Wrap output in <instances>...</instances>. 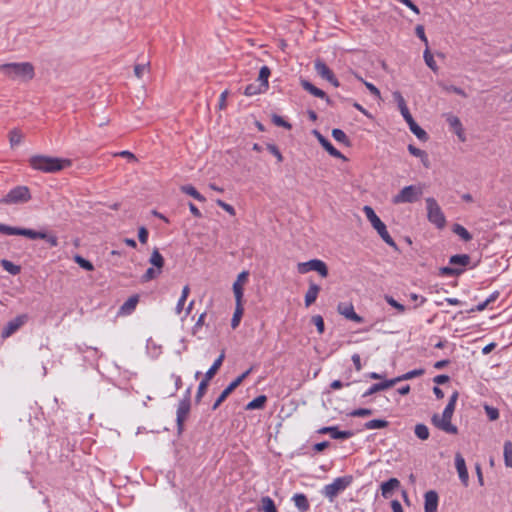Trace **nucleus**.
Listing matches in <instances>:
<instances>
[{
  "instance_id": "obj_20",
  "label": "nucleus",
  "mask_w": 512,
  "mask_h": 512,
  "mask_svg": "<svg viewBox=\"0 0 512 512\" xmlns=\"http://www.w3.org/2000/svg\"><path fill=\"white\" fill-rule=\"evenodd\" d=\"M319 292H320V286L313 282H310L308 290L306 291L305 298H304L306 307L311 306L316 301Z\"/></svg>"
},
{
  "instance_id": "obj_44",
  "label": "nucleus",
  "mask_w": 512,
  "mask_h": 512,
  "mask_svg": "<svg viewBox=\"0 0 512 512\" xmlns=\"http://www.w3.org/2000/svg\"><path fill=\"white\" fill-rule=\"evenodd\" d=\"M23 140V134L18 129H13L9 133V142L11 147L19 145Z\"/></svg>"
},
{
  "instance_id": "obj_3",
  "label": "nucleus",
  "mask_w": 512,
  "mask_h": 512,
  "mask_svg": "<svg viewBox=\"0 0 512 512\" xmlns=\"http://www.w3.org/2000/svg\"><path fill=\"white\" fill-rule=\"evenodd\" d=\"M0 233L6 235L25 236L29 239H43L47 241L51 247L58 246V238L54 234H48L42 231H35L27 228L11 227L5 224H0Z\"/></svg>"
},
{
  "instance_id": "obj_57",
  "label": "nucleus",
  "mask_w": 512,
  "mask_h": 512,
  "mask_svg": "<svg viewBox=\"0 0 512 512\" xmlns=\"http://www.w3.org/2000/svg\"><path fill=\"white\" fill-rule=\"evenodd\" d=\"M385 300L390 306L397 309L400 313L405 311V306L397 302L392 296L385 295Z\"/></svg>"
},
{
  "instance_id": "obj_39",
  "label": "nucleus",
  "mask_w": 512,
  "mask_h": 512,
  "mask_svg": "<svg viewBox=\"0 0 512 512\" xmlns=\"http://www.w3.org/2000/svg\"><path fill=\"white\" fill-rule=\"evenodd\" d=\"M0 264H1V266L3 267V269L5 271H7L8 273H10L12 275H17L21 271V267L19 265H16V264H14L11 261L6 260V259L1 260Z\"/></svg>"
},
{
  "instance_id": "obj_34",
  "label": "nucleus",
  "mask_w": 512,
  "mask_h": 512,
  "mask_svg": "<svg viewBox=\"0 0 512 512\" xmlns=\"http://www.w3.org/2000/svg\"><path fill=\"white\" fill-rule=\"evenodd\" d=\"M451 265L467 266L470 263V256L467 254H457L450 257Z\"/></svg>"
},
{
  "instance_id": "obj_62",
  "label": "nucleus",
  "mask_w": 512,
  "mask_h": 512,
  "mask_svg": "<svg viewBox=\"0 0 512 512\" xmlns=\"http://www.w3.org/2000/svg\"><path fill=\"white\" fill-rule=\"evenodd\" d=\"M416 35L424 42L425 46L428 47V39L425 35L424 27L417 25L415 28Z\"/></svg>"
},
{
  "instance_id": "obj_13",
  "label": "nucleus",
  "mask_w": 512,
  "mask_h": 512,
  "mask_svg": "<svg viewBox=\"0 0 512 512\" xmlns=\"http://www.w3.org/2000/svg\"><path fill=\"white\" fill-rule=\"evenodd\" d=\"M337 311L340 315L344 316L345 318L351 321L357 323L363 322V318L354 311V306L352 305V303H339L337 306Z\"/></svg>"
},
{
  "instance_id": "obj_35",
  "label": "nucleus",
  "mask_w": 512,
  "mask_h": 512,
  "mask_svg": "<svg viewBox=\"0 0 512 512\" xmlns=\"http://www.w3.org/2000/svg\"><path fill=\"white\" fill-rule=\"evenodd\" d=\"M414 433L416 437L422 441H425L429 438V429L425 424L419 423L415 425Z\"/></svg>"
},
{
  "instance_id": "obj_4",
  "label": "nucleus",
  "mask_w": 512,
  "mask_h": 512,
  "mask_svg": "<svg viewBox=\"0 0 512 512\" xmlns=\"http://www.w3.org/2000/svg\"><path fill=\"white\" fill-rule=\"evenodd\" d=\"M423 194V185H409L400 190L398 194L393 196L394 204L413 203L416 202Z\"/></svg>"
},
{
  "instance_id": "obj_49",
  "label": "nucleus",
  "mask_w": 512,
  "mask_h": 512,
  "mask_svg": "<svg viewBox=\"0 0 512 512\" xmlns=\"http://www.w3.org/2000/svg\"><path fill=\"white\" fill-rule=\"evenodd\" d=\"M262 508L264 512H277L276 506L274 504V501L268 497L265 496L261 499Z\"/></svg>"
},
{
  "instance_id": "obj_8",
  "label": "nucleus",
  "mask_w": 512,
  "mask_h": 512,
  "mask_svg": "<svg viewBox=\"0 0 512 512\" xmlns=\"http://www.w3.org/2000/svg\"><path fill=\"white\" fill-rule=\"evenodd\" d=\"M297 270L300 274H305L309 271H316L322 277L328 276L327 265L319 259H312L307 262L298 263Z\"/></svg>"
},
{
  "instance_id": "obj_31",
  "label": "nucleus",
  "mask_w": 512,
  "mask_h": 512,
  "mask_svg": "<svg viewBox=\"0 0 512 512\" xmlns=\"http://www.w3.org/2000/svg\"><path fill=\"white\" fill-rule=\"evenodd\" d=\"M181 191L191 197H193L194 199L200 201V202H205L206 199L203 195H201L196 189L194 186L192 185H184V186H181Z\"/></svg>"
},
{
  "instance_id": "obj_5",
  "label": "nucleus",
  "mask_w": 512,
  "mask_h": 512,
  "mask_svg": "<svg viewBox=\"0 0 512 512\" xmlns=\"http://www.w3.org/2000/svg\"><path fill=\"white\" fill-rule=\"evenodd\" d=\"M352 481L353 477L350 475L338 477L334 479L331 484H328L323 488V494L330 502H333L335 497L343 492L352 483Z\"/></svg>"
},
{
  "instance_id": "obj_61",
  "label": "nucleus",
  "mask_w": 512,
  "mask_h": 512,
  "mask_svg": "<svg viewBox=\"0 0 512 512\" xmlns=\"http://www.w3.org/2000/svg\"><path fill=\"white\" fill-rule=\"evenodd\" d=\"M267 149L269 150V152L271 154H273L276 157L278 162H282L283 161V156H282L280 150L278 149V147L276 145L268 144L267 145Z\"/></svg>"
},
{
  "instance_id": "obj_52",
  "label": "nucleus",
  "mask_w": 512,
  "mask_h": 512,
  "mask_svg": "<svg viewBox=\"0 0 512 512\" xmlns=\"http://www.w3.org/2000/svg\"><path fill=\"white\" fill-rule=\"evenodd\" d=\"M331 156L339 159L346 160L345 156L337 150L329 141L323 147Z\"/></svg>"
},
{
  "instance_id": "obj_27",
  "label": "nucleus",
  "mask_w": 512,
  "mask_h": 512,
  "mask_svg": "<svg viewBox=\"0 0 512 512\" xmlns=\"http://www.w3.org/2000/svg\"><path fill=\"white\" fill-rule=\"evenodd\" d=\"M149 263L151 264V266H154L162 271L165 264V260L157 248H155L152 251L151 256L149 258Z\"/></svg>"
},
{
  "instance_id": "obj_26",
  "label": "nucleus",
  "mask_w": 512,
  "mask_h": 512,
  "mask_svg": "<svg viewBox=\"0 0 512 512\" xmlns=\"http://www.w3.org/2000/svg\"><path fill=\"white\" fill-rule=\"evenodd\" d=\"M375 230L378 232L380 237L383 239V241L388 244L389 246L393 247L394 249H397V245L395 241L392 239V237L389 235L386 225L382 223L380 226L375 228Z\"/></svg>"
},
{
  "instance_id": "obj_48",
  "label": "nucleus",
  "mask_w": 512,
  "mask_h": 512,
  "mask_svg": "<svg viewBox=\"0 0 512 512\" xmlns=\"http://www.w3.org/2000/svg\"><path fill=\"white\" fill-rule=\"evenodd\" d=\"M411 132L421 141H427L428 135L427 133L417 124H413L409 127Z\"/></svg>"
},
{
  "instance_id": "obj_36",
  "label": "nucleus",
  "mask_w": 512,
  "mask_h": 512,
  "mask_svg": "<svg viewBox=\"0 0 512 512\" xmlns=\"http://www.w3.org/2000/svg\"><path fill=\"white\" fill-rule=\"evenodd\" d=\"M266 401L267 397L265 395H260L246 405V410L261 409L264 407Z\"/></svg>"
},
{
  "instance_id": "obj_60",
  "label": "nucleus",
  "mask_w": 512,
  "mask_h": 512,
  "mask_svg": "<svg viewBox=\"0 0 512 512\" xmlns=\"http://www.w3.org/2000/svg\"><path fill=\"white\" fill-rule=\"evenodd\" d=\"M216 204L219 207H221L222 209H224L230 215L234 216L236 214L235 209L233 208V206H231L230 204L222 201L221 199H217L216 200Z\"/></svg>"
},
{
  "instance_id": "obj_12",
  "label": "nucleus",
  "mask_w": 512,
  "mask_h": 512,
  "mask_svg": "<svg viewBox=\"0 0 512 512\" xmlns=\"http://www.w3.org/2000/svg\"><path fill=\"white\" fill-rule=\"evenodd\" d=\"M190 390L188 389L187 394H189ZM190 411V399L189 395H187L183 400L180 401L177 409V426L178 430L182 431L184 421L186 420Z\"/></svg>"
},
{
  "instance_id": "obj_54",
  "label": "nucleus",
  "mask_w": 512,
  "mask_h": 512,
  "mask_svg": "<svg viewBox=\"0 0 512 512\" xmlns=\"http://www.w3.org/2000/svg\"><path fill=\"white\" fill-rule=\"evenodd\" d=\"M484 409H485L486 415L489 418V420L495 421L499 418V411L497 408H494L489 405H485Z\"/></svg>"
},
{
  "instance_id": "obj_40",
  "label": "nucleus",
  "mask_w": 512,
  "mask_h": 512,
  "mask_svg": "<svg viewBox=\"0 0 512 512\" xmlns=\"http://www.w3.org/2000/svg\"><path fill=\"white\" fill-rule=\"evenodd\" d=\"M423 57H424V61L426 63V65L434 72H437L438 71V66L434 60V57L432 55V53L430 52V49L429 47H426V49L424 50V53H423Z\"/></svg>"
},
{
  "instance_id": "obj_2",
  "label": "nucleus",
  "mask_w": 512,
  "mask_h": 512,
  "mask_svg": "<svg viewBox=\"0 0 512 512\" xmlns=\"http://www.w3.org/2000/svg\"><path fill=\"white\" fill-rule=\"evenodd\" d=\"M0 72L13 81L28 82L35 76L34 66L29 62L0 65Z\"/></svg>"
},
{
  "instance_id": "obj_28",
  "label": "nucleus",
  "mask_w": 512,
  "mask_h": 512,
  "mask_svg": "<svg viewBox=\"0 0 512 512\" xmlns=\"http://www.w3.org/2000/svg\"><path fill=\"white\" fill-rule=\"evenodd\" d=\"M458 392L455 391L449 398V402L448 404L446 405L442 415L445 416V418H452L453 416V413H454V410H455V406H456V402H457V399H458Z\"/></svg>"
},
{
  "instance_id": "obj_24",
  "label": "nucleus",
  "mask_w": 512,
  "mask_h": 512,
  "mask_svg": "<svg viewBox=\"0 0 512 512\" xmlns=\"http://www.w3.org/2000/svg\"><path fill=\"white\" fill-rule=\"evenodd\" d=\"M363 212L367 219L370 221L373 228H377L380 226L383 222L380 220V218L376 215L375 211L372 207L366 205L363 207Z\"/></svg>"
},
{
  "instance_id": "obj_1",
  "label": "nucleus",
  "mask_w": 512,
  "mask_h": 512,
  "mask_svg": "<svg viewBox=\"0 0 512 512\" xmlns=\"http://www.w3.org/2000/svg\"><path fill=\"white\" fill-rule=\"evenodd\" d=\"M30 166L44 173H55L71 165V160L50 157L45 155H34L29 159Z\"/></svg>"
},
{
  "instance_id": "obj_46",
  "label": "nucleus",
  "mask_w": 512,
  "mask_h": 512,
  "mask_svg": "<svg viewBox=\"0 0 512 512\" xmlns=\"http://www.w3.org/2000/svg\"><path fill=\"white\" fill-rule=\"evenodd\" d=\"M388 426V421L381 419H373L365 423V428L372 429H382Z\"/></svg>"
},
{
  "instance_id": "obj_55",
  "label": "nucleus",
  "mask_w": 512,
  "mask_h": 512,
  "mask_svg": "<svg viewBox=\"0 0 512 512\" xmlns=\"http://www.w3.org/2000/svg\"><path fill=\"white\" fill-rule=\"evenodd\" d=\"M272 122L276 126L283 127L285 129H291L292 128V125L289 122H287L284 118L279 116V115H273Z\"/></svg>"
},
{
  "instance_id": "obj_37",
  "label": "nucleus",
  "mask_w": 512,
  "mask_h": 512,
  "mask_svg": "<svg viewBox=\"0 0 512 512\" xmlns=\"http://www.w3.org/2000/svg\"><path fill=\"white\" fill-rule=\"evenodd\" d=\"M266 90H267V88L262 87L260 83H258V84L252 83V84H249V85L246 86L244 94L246 96H254V95H258L260 93H263Z\"/></svg>"
},
{
  "instance_id": "obj_19",
  "label": "nucleus",
  "mask_w": 512,
  "mask_h": 512,
  "mask_svg": "<svg viewBox=\"0 0 512 512\" xmlns=\"http://www.w3.org/2000/svg\"><path fill=\"white\" fill-rule=\"evenodd\" d=\"M139 302V295L135 294L129 297L120 307L119 314L120 315H130L136 308Z\"/></svg>"
},
{
  "instance_id": "obj_9",
  "label": "nucleus",
  "mask_w": 512,
  "mask_h": 512,
  "mask_svg": "<svg viewBox=\"0 0 512 512\" xmlns=\"http://www.w3.org/2000/svg\"><path fill=\"white\" fill-rule=\"evenodd\" d=\"M29 320L28 314H20L7 322L5 327L2 330L1 336L3 339L9 338L13 335L18 329H20L24 324H26Z\"/></svg>"
},
{
  "instance_id": "obj_63",
  "label": "nucleus",
  "mask_w": 512,
  "mask_h": 512,
  "mask_svg": "<svg viewBox=\"0 0 512 512\" xmlns=\"http://www.w3.org/2000/svg\"><path fill=\"white\" fill-rule=\"evenodd\" d=\"M444 89L447 92H452V93L458 94L462 97H467V94L465 93V91L457 86H454V85L445 86Z\"/></svg>"
},
{
  "instance_id": "obj_14",
  "label": "nucleus",
  "mask_w": 512,
  "mask_h": 512,
  "mask_svg": "<svg viewBox=\"0 0 512 512\" xmlns=\"http://www.w3.org/2000/svg\"><path fill=\"white\" fill-rule=\"evenodd\" d=\"M248 275L249 273L247 271H242L237 276L236 281L233 283V293L235 300L243 301L244 285L248 280Z\"/></svg>"
},
{
  "instance_id": "obj_22",
  "label": "nucleus",
  "mask_w": 512,
  "mask_h": 512,
  "mask_svg": "<svg viewBox=\"0 0 512 512\" xmlns=\"http://www.w3.org/2000/svg\"><path fill=\"white\" fill-rule=\"evenodd\" d=\"M400 486V481L397 478H390L388 481L382 483L381 494L384 498H389L393 491Z\"/></svg>"
},
{
  "instance_id": "obj_17",
  "label": "nucleus",
  "mask_w": 512,
  "mask_h": 512,
  "mask_svg": "<svg viewBox=\"0 0 512 512\" xmlns=\"http://www.w3.org/2000/svg\"><path fill=\"white\" fill-rule=\"evenodd\" d=\"M301 86L303 87L304 90H306L307 92H309L313 96L321 98V99H325L328 104L331 103L330 99L326 95V93L323 90H321V89L317 88L316 86H314L309 81L304 80V79L301 80Z\"/></svg>"
},
{
  "instance_id": "obj_33",
  "label": "nucleus",
  "mask_w": 512,
  "mask_h": 512,
  "mask_svg": "<svg viewBox=\"0 0 512 512\" xmlns=\"http://www.w3.org/2000/svg\"><path fill=\"white\" fill-rule=\"evenodd\" d=\"M408 150L413 156L421 158V161L425 167L429 166L428 156L425 151H423L411 144L408 146Z\"/></svg>"
},
{
  "instance_id": "obj_25",
  "label": "nucleus",
  "mask_w": 512,
  "mask_h": 512,
  "mask_svg": "<svg viewBox=\"0 0 512 512\" xmlns=\"http://www.w3.org/2000/svg\"><path fill=\"white\" fill-rule=\"evenodd\" d=\"M224 358H225V354H224V352H222L219 355V357L214 361L213 365L209 368V370L205 373L204 378H206L207 380L210 381L215 376V374L217 373L219 368L221 367Z\"/></svg>"
},
{
  "instance_id": "obj_51",
  "label": "nucleus",
  "mask_w": 512,
  "mask_h": 512,
  "mask_svg": "<svg viewBox=\"0 0 512 512\" xmlns=\"http://www.w3.org/2000/svg\"><path fill=\"white\" fill-rule=\"evenodd\" d=\"M208 385H209V380H207L206 378H203L198 386L197 394L195 397L196 402H199L202 399V397L206 393Z\"/></svg>"
},
{
  "instance_id": "obj_53",
  "label": "nucleus",
  "mask_w": 512,
  "mask_h": 512,
  "mask_svg": "<svg viewBox=\"0 0 512 512\" xmlns=\"http://www.w3.org/2000/svg\"><path fill=\"white\" fill-rule=\"evenodd\" d=\"M311 322L316 326L317 331L319 332V334L324 333L325 324H324V320H323L322 316H320V315L313 316L311 318Z\"/></svg>"
},
{
  "instance_id": "obj_21",
  "label": "nucleus",
  "mask_w": 512,
  "mask_h": 512,
  "mask_svg": "<svg viewBox=\"0 0 512 512\" xmlns=\"http://www.w3.org/2000/svg\"><path fill=\"white\" fill-rule=\"evenodd\" d=\"M447 122L450 125V127L454 130L458 138L461 141H465L464 129L460 119L457 116L448 115Z\"/></svg>"
},
{
  "instance_id": "obj_47",
  "label": "nucleus",
  "mask_w": 512,
  "mask_h": 512,
  "mask_svg": "<svg viewBox=\"0 0 512 512\" xmlns=\"http://www.w3.org/2000/svg\"><path fill=\"white\" fill-rule=\"evenodd\" d=\"M423 373H424L423 369H415V370L409 371V372L403 374L402 376H399V377L395 378L394 379L395 380V384L397 382L402 381V380H409V379H412L414 377L421 376Z\"/></svg>"
},
{
  "instance_id": "obj_18",
  "label": "nucleus",
  "mask_w": 512,
  "mask_h": 512,
  "mask_svg": "<svg viewBox=\"0 0 512 512\" xmlns=\"http://www.w3.org/2000/svg\"><path fill=\"white\" fill-rule=\"evenodd\" d=\"M438 506V495L435 491L425 493L424 512H436Z\"/></svg>"
},
{
  "instance_id": "obj_16",
  "label": "nucleus",
  "mask_w": 512,
  "mask_h": 512,
  "mask_svg": "<svg viewBox=\"0 0 512 512\" xmlns=\"http://www.w3.org/2000/svg\"><path fill=\"white\" fill-rule=\"evenodd\" d=\"M320 434H329L333 439H348L352 437L351 431H339L337 427H323L318 430Z\"/></svg>"
},
{
  "instance_id": "obj_42",
  "label": "nucleus",
  "mask_w": 512,
  "mask_h": 512,
  "mask_svg": "<svg viewBox=\"0 0 512 512\" xmlns=\"http://www.w3.org/2000/svg\"><path fill=\"white\" fill-rule=\"evenodd\" d=\"M453 232L464 241H470L472 239V235L469 233V231L460 224H455L453 226Z\"/></svg>"
},
{
  "instance_id": "obj_30",
  "label": "nucleus",
  "mask_w": 512,
  "mask_h": 512,
  "mask_svg": "<svg viewBox=\"0 0 512 512\" xmlns=\"http://www.w3.org/2000/svg\"><path fill=\"white\" fill-rule=\"evenodd\" d=\"M295 506L301 511L305 512L309 509V502L304 494H295L293 497Z\"/></svg>"
},
{
  "instance_id": "obj_43",
  "label": "nucleus",
  "mask_w": 512,
  "mask_h": 512,
  "mask_svg": "<svg viewBox=\"0 0 512 512\" xmlns=\"http://www.w3.org/2000/svg\"><path fill=\"white\" fill-rule=\"evenodd\" d=\"M189 292H190V288L188 285H185L182 289V294H181V297L180 299L178 300V303L176 305V313L179 315L181 314L183 308H184V304L186 302V299L189 295Z\"/></svg>"
},
{
  "instance_id": "obj_45",
  "label": "nucleus",
  "mask_w": 512,
  "mask_h": 512,
  "mask_svg": "<svg viewBox=\"0 0 512 512\" xmlns=\"http://www.w3.org/2000/svg\"><path fill=\"white\" fill-rule=\"evenodd\" d=\"M504 462L507 467L512 468V442L504 443Z\"/></svg>"
},
{
  "instance_id": "obj_56",
  "label": "nucleus",
  "mask_w": 512,
  "mask_h": 512,
  "mask_svg": "<svg viewBox=\"0 0 512 512\" xmlns=\"http://www.w3.org/2000/svg\"><path fill=\"white\" fill-rule=\"evenodd\" d=\"M440 274L441 275H448V276H457L462 273V269L459 268H452V267H442L440 268Z\"/></svg>"
},
{
  "instance_id": "obj_59",
  "label": "nucleus",
  "mask_w": 512,
  "mask_h": 512,
  "mask_svg": "<svg viewBox=\"0 0 512 512\" xmlns=\"http://www.w3.org/2000/svg\"><path fill=\"white\" fill-rule=\"evenodd\" d=\"M373 413L371 409L368 408H359L351 412V416L353 417H365L370 416Z\"/></svg>"
},
{
  "instance_id": "obj_10",
  "label": "nucleus",
  "mask_w": 512,
  "mask_h": 512,
  "mask_svg": "<svg viewBox=\"0 0 512 512\" xmlns=\"http://www.w3.org/2000/svg\"><path fill=\"white\" fill-rule=\"evenodd\" d=\"M452 418H445L444 415L434 414L431 418L432 424L441 431L448 434H457L458 428L451 423Z\"/></svg>"
},
{
  "instance_id": "obj_58",
  "label": "nucleus",
  "mask_w": 512,
  "mask_h": 512,
  "mask_svg": "<svg viewBox=\"0 0 512 512\" xmlns=\"http://www.w3.org/2000/svg\"><path fill=\"white\" fill-rule=\"evenodd\" d=\"M356 78L360 81H362L364 83V85L366 86V88L374 95L376 96L377 98H380V91L379 89L373 85L372 83H369V82H366L363 80L362 77L356 75Z\"/></svg>"
},
{
  "instance_id": "obj_50",
  "label": "nucleus",
  "mask_w": 512,
  "mask_h": 512,
  "mask_svg": "<svg viewBox=\"0 0 512 512\" xmlns=\"http://www.w3.org/2000/svg\"><path fill=\"white\" fill-rule=\"evenodd\" d=\"M74 261L83 269L87 270V271H92L94 270V266L93 264L88 261L87 259L83 258L82 256L80 255H75L74 256Z\"/></svg>"
},
{
  "instance_id": "obj_29",
  "label": "nucleus",
  "mask_w": 512,
  "mask_h": 512,
  "mask_svg": "<svg viewBox=\"0 0 512 512\" xmlns=\"http://www.w3.org/2000/svg\"><path fill=\"white\" fill-rule=\"evenodd\" d=\"M235 301H236V307H235V311H234V314H233V317L231 320V327L233 329L238 327L241 317L244 313L243 301H238V300H235Z\"/></svg>"
},
{
  "instance_id": "obj_64",
  "label": "nucleus",
  "mask_w": 512,
  "mask_h": 512,
  "mask_svg": "<svg viewBox=\"0 0 512 512\" xmlns=\"http://www.w3.org/2000/svg\"><path fill=\"white\" fill-rule=\"evenodd\" d=\"M138 238L142 244H146L148 240V231L145 227H140L138 230Z\"/></svg>"
},
{
  "instance_id": "obj_41",
  "label": "nucleus",
  "mask_w": 512,
  "mask_h": 512,
  "mask_svg": "<svg viewBox=\"0 0 512 512\" xmlns=\"http://www.w3.org/2000/svg\"><path fill=\"white\" fill-rule=\"evenodd\" d=\"M271 74V71L269 69V67L267 66H263L260 71H259V76H258V82L261 84L262 87H265L268 89V78Z\"/></svg>"
},
{
  "instance_id": "obj_23",
  "label": "nucleus",
  "mask_w": 512,
  "mask_h": 512,
  "mask_svg": "<svg viewBox=\"0 0 512 512\" xmlns=\"http://www.w3.org/2000/svg\"><path fill=\"white\" fill-rule=\"evenodd\" d=\"M395 385V380L391 379V380H386L384 382H381V383H376V384H373L364 394H363V397H367V396H370L374 393H377L379 391H383V390H386L392 386Z\"/></svg>"
},
{
  "instance_id": "obj_7",
  "label": "nucleus",
  "mask_w": 512,
  "mask_h": 512,
  "mask_svg": "<svg viewBox=\"0 0 512 512\" xmlns=\"http://www.w3.org/2000/svg\"><path fill=\"white\" fill-rule=\"evenodd\" d=\"M31 198L29 188L26 186H17L10 190L3 198L1 204H18L28 202Z\"/></svg>"
},
{
  "instance_id": "obj_38",
  "label": "nucleus",
  "mask_w": 512,
  "mask_h": 512,
  "mask_svg": "<svg viewBox=\"0 0 512 512\" xmlns=\"http://www.w3.org/2000/svg\"><path fill=\"white\" fill-rule=\"evenodd\" d=\"M162 273V271L154 266L148 268L146 272L141 277L142 282H149L151 280L156 279L159 277V275Z\"/></svg>"
},
{
  "instance_id": "obj_15",
  "label": "nucleus",
  "mask_w": 512,
  "mask_h": 512,
  "mask_svg": "<svg viewBox=\"0 0 512 512\" xmlns=\"http://www.w3.org/2000/svg\"><path fill=\"white\" fill-rule=\"evenodd\" d=\"M455 466L462 484L467 487L469 483V475L466 463L461 454L457 453L455 456Z\"/></svg>"
},
{
  "instance_id": "obj_32",
  "label": "nucleus",
  "mask_w": 512,
  "mask_h": 512,
  "mask_svg": "<svg viewBox=\"0 0 512 512\" xmlns=\"http://www.w3.org/2000/svg\"><path fill=\"white\" fill-rule=\"evenodd\" d=\"M332 137L339 143L349 147L351 142L345 132L341 129L335 128L332 130Z\"/></svg>"
},
{
  "instance_id": "obj_11",
  "label": "nucleus",
  "mask_w": 512,
  "mask_h": 512,
  "mask_svg": "<svg viewBox=\"0 0 512 512\" xmlns=\"http://www.w3.org/2000/svg\"><path fill=\"white\" fill-rule=\"evenodd\" d=\"M314 68L320 77L330 82L334 87L340 86L332 70L322 60L317 59L314 63Z\"/></svg>"
},
{
  "instance_id": "obj_6",
  "label": "nucleus",
  "mask_w": 512,
  "mask_h": 512,
  "mask_svg": "<svg viewBox=\"0 0 512 512\" xmlns=\"http://www.w3.org/2000/svg\"><path fill=\"white\" fill-rule=\"evenodd\" d=\"M427 208V218L429 222L434 224L437 228H443L446 225V218L433 197H428L425 200Z\"/></svg>"
}]
</instances>
